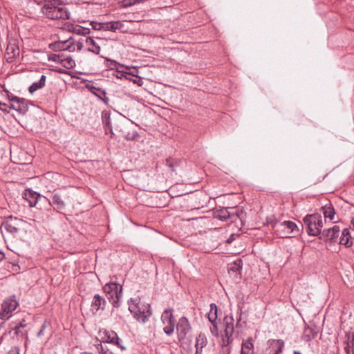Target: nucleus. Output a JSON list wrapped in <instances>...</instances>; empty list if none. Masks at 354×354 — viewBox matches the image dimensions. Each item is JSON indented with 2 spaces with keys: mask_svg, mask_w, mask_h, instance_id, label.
I'll return each mask as SVG.
<instances>
[{
  "mask_svg": "<svg viewBox=\"0 0 354 354\" xmlns=\"http://www.w3.org/2000/svg\"><path fill=\"white\" fill-rule=\"evenodd\" d=\"M129 310L133 317L140 323H145L151 315L150 305L142 301L139 297L131 299L129 302Z\"/></svg>",
  "mask_w": 354,
  "mask_h": 354,
  "instance_id": "nucleus-1",
  "label": "nucleus"
},
{
  "mask_svg": "<svg viewBox=\"0 0 354 354\" xmlns=\"http://www.w3.org/2000/svg\"><path fill=\"white\" fill-rule=\"evenodd\" d=\"M46 2L42 8V12L48 18L54 20H66L70 17V12L66 8L59 6L60 2L54 3V1L43 0Z\"/></svg>",
  "mask_w": 354,
  "mask_h": 354,
  "instance_id": "nucleus-2",
  "label": "nucleus"
},
{
  "mask_svg": "<svg viewBox=\"0 0 354 354\" xmlns=\"http://www.w3.org/2000/svg\"><path fill=\"white\" fill-rule=\"evenodd\" d=\"M308 235L317 236L322 234L324 219L320 214H308L303 218Z\"/></svg>",
  "mask_w": 354,
  "mask_h": 354,
  "instance_id": "nucleus-3",
  "label": "nucleus"
},
{
  "mask_svg": "<svg viewBox=\"0 0 354 354\" xmlns=\"http://www.w3.org/2000/svg\"><path fill=\"white\" fill-rule=\"evenodd\" d=\"M104 291L109 301L114 307H119L122 296V287L117 283H108L104 286Z\"/></svg>",
  "mask_w": 354,
  "mask_h": 354,
  "instance_id": "nucleus-4",
  "label": "nucleus"
},
{
  "mask_svg": "<svg viewBox=\"0 0 354 354\" xmlns=\"http://www.w3.org/2000/svg\"><path fill=\"white\" fill-rule=\"evenodd\" d=\"M224 331L222 335L221 346L223 348H227V351L230 353L228 346L232 343V335L234 332V319L232 316L227 315L223 319Z\"/></svg>",
  "mask_w": 354,
  "mask_h": 354,
  "instance_id": "nucleus-5",
  "label": "nucleus"
},
{
  "mask_svg": "<svg viewBox=\"0 0 354 354\" xmlns=\"http://www.w3.org/2000/svg\"><path fill=\"white\" fill-rule=\"evenodd\" d=\"M275 231L281 237H291L299 233V230L295 223L290 221H285L274 225Z\"/></svg>",
  "mask_w": 354,
  "mask_h": 354,
  "instance_id": "nucleus-6",
  "label": "nucleus"
},
{
  "mask_svg": "<svg viewBox=\"0 0 354 354\" xmlns=\"http://www.w3.org/2000/svg\"><path fill=\"white\" fill-rule=\"evenodd\" d=\"M19 304L13 297L7 298L1 304L0 318L2 320L8 319L12 313L17 308Z\"/></svg>",
  "mask_w": 354,
  "mask_h": 354,
  "instance_id": "nucleus-7",
  "label": "nucleus"
},
{
  "mask_svg": "<svg viewBox=\"0 0 354 354\" xmlns=\"http://www.w3.org/2000/svg\"><path fill=\"white\" fill-rule=\"evenodd\" d=\"M229 209L234 210V208L223 207L217 209L214 213V218L223 221H227V219H232V221L233 222H236L237 218L241 219V214H243L242 212L240 213L238 211H236V212H230Z\"/></svg>",
  "mask_w": 354,
  "mask_h": 354,
  "instance_id": "nucleus-8",
  "label": "nucleus"
},
{
  "mask_svg": "<svg viewBox=\"0 0 354 354\" xmlns=\"http://www.w3.org/2000/svg\"><path fill=\"white\" fill-rule=\"evenodd\" d=\"M161 320L165 325L163 328L164 332L167 335H171L174 330L175 319L173 317L171 309H165L161 315Z\"/></svg>",
  "mask_w": 354,
  "mask_h": 354,
  "instance_id": "nucleus-9",
  "label": "nucleus"
},
{
  "mask_svg": "<svg viewBox=\"0 0 354 354\" xmlns=\"http://www.w3.org/2000/svg\"><path fill=\"white\" fill-rule=\"evenodd\" d=\"M176 330L179 341L185 339L187 334L191 330L189 321L185 317L179 319L176 325Z\"/></svg>",
  "mask_w": 354,
  "mask_h": 354,
  "instance_id": "nucleus-10",
  "label": "nucleus"
},
{
  "mask_svg": "<svg viewBox=\"0 0 354 354\" xmlns=\"http://www.w3.org/2000/svg\"><path fill=\"white\" fill-rule=\"evenodd\" d=\"M340 234L339 227L334 225L332 227L323 230L320 239H325L326 241L336 243L338 241Z\"/></svg>",
  "mask_w": 354,
  "mask_h": 354,
  "instance_id": "nucleus-11",
  "label": "nucleus"
},
{
  "mask_svg": "<svg viewBox=\"0 0 354 354\" xmlns=\"http://www.w3.org/2000/svg\"><path fill=\"white\" fill-rule=\"evenodd\" d=\"M22 221L17 219V218L10 217L6 222L2 224V227L10 234L15 235L17 234L20 227L19 225L21 224Z\"/></svg>",
  "mask_w": 354,
  "mask_h": 354,
  "instance_id": "nucleus-12",
  "label": "nucleus"
},
{
  "mask_svg": "<svg viewBox=\"0 0 354 354\" xmlns=\"http://www.w3.org/2000/svg\"><path fill=\"white\" fill-rule=\"evenodd\" d=\"M10 101L12 103L10 104L9 109L15 110L20 113H25L28 111V106L24 99L14 96Z\"/></svg>",
  "mask_w": 354,
  "mask_h": 354,
  "instance_id": "nucleus-13",
  "label": "nucleus"
},
{
  "mask_svg": "<svg viewBox=\"0 0 354 354\" xmlns=\"http://www.w3.org/2000/svg\"><path fill=\"white\" fill-rule=\"evenodd\" d=\"M19 46L15 41H9L6 50L5 57L8 62H12L19 55Z\"/></svg>",
  "mask_w": 354,
  "mask_h": 354,
  "instance_id": "nucleus-14",
  "label": "nucleus"
},
{
  "mask_svg": "<svg viewBox=\"0 0 354 354\" xmlns=\"http://www.w3.org/2000/svg\"><path fill=\"white\" fill-rule=\"evenodd\" d=\"M207 346V339L204 333H201L196 338V354H203Z\"/></svg>",
  "mask_w": 354,
  "mask_h": 354,
  "instance_id": "nucleus-15",
  "label": "nucleus"
},
{
  "mask_svg": "<svg viewBox=\"0 0 354 354\" xmlns=\"http://www.w3.org/2000/svg\"><path fill=\"white\" fill-rule=\"evenodd\" d=\"M339 244L346 248H350L353 244V241L349 229L344 228L341 232V235L337 241Z\"/></svg>",
  "mask_w": 354,
  "mask_h": 354,
  "instance_id": "nucleus-16",
  "label": "nucleus"
},
{
  "mask_svg": "<svg viewBox=\"0 0 354 354\" xmlns=\"http://www.w3.org/2000/svg\"><path fill=\"white\" fill-rule=\"evenodd\" d=\"M49 204L58 212L64 210L66 206L64 201L58 194H55L52 196L51 199L49 201Z\"/></svg>",
  "mask_w": 354,
  "mask_h": 354,
  "instance_id": "nucleus-17",
  "label": "nucleus"
},
{
  "mask_svg": "<svg viewBox=\"0 0 354 354\" xmlns=\"http://www.w3.org/2000/svg\"><path fill=\"white\" fill-rule=\"evenodd\" d=\"M40 194L31 189H26L24 192V198L26 199L30 207H34L37 203Z\"/></svg>",
  "mask_w": 354,
  "mask_h": 354,
  "instance_id": "nucleus-18",
  "label": "nucleus"
},
{
  "mask_svg": "<svg viewBox=\"0 0 354 354\" xmlns=\"http://www.w3.org/2000/svg\"><path fill=\"white\" fill-rule=\"evenodd\" d=\"M24 322L25 320L23 319L19 324L16 325L12 328V330L9 332L10 335H12L13 338L15 337L17 339L19 340V338L24 336V333L22 330L26 326V324Z\"/></svg>",
  "mask_w": 354,
  "mask_h": 354,
  "instance_id": "nucleus-19",
  "label": "nucleus"
},
{
  "mask_svg": "<svg viewBox=\"0 0 354 354\" xmlns=\"http://www.w3.org/2000/svg\"><path fill=\"white\" fill-rule=\"evenodd\" d=\"M100 334L103 342H107L111 344L114 343L115 339L118 337L117 333L113 330L108 331L106 330H104V331H101Z\"/></svg>",
  "mask_w": 354,
  "mask_h": 354,
  "instance_id": "nucleus-20",
  "label": "nucleus"
},
{
  "mask_svg": "<svg viewBox=\"0 0 354 354\" xmlns=\"http://www.w3.org/2000/svg\"><path fill=\"white\" fill-rule=\"evenodd\" d=\"M105 303V299L102 297L98 294L95 295L91 304L93 310L97 312L100 308H104Z\"/></svg>",
  "mask_w": 354,
  "mask_h": 354,
  "instance_id": "nucleus-21",
  "label": "nucleus"
},
{
  "mask_svg": "<svg viewBox=\"0 0 354 354\" xmlns=\"http://www.w3.org/2000/svg\"><path fill=\"white\" fill-rule=\"evenodd\" d=\"M322 212L324 216V221H326V218H329L330 221L334 219L335 212L334 207L331 204H327L322 207Z\"/></svg>",
  "mask_w": 354,
  "mask_h": 354,
  "instance_id": "nucleus-22",
  "label": "nucleus"
},
{
  "mask_svg": "<svg viewBox=\"0 0 354 354\" xmlns=\"http://www.w3.org/2000/svg\"><path fill=\"white\" fill-rule=\"evenodd\" d=\"M86 46L88 51L98 55L100 52V46L91 37H87L85 40Z\"/></svg>",
  "mask_w": 354,
  "mask_h": 354,
  "instance_id": "nucleus-23",
  "label": "nucleus"
},
{
  "mask_svg": "<svg viewBox=\"0 0 354 354\" xmlns=\"http://www.w3.org/2000/svg\"><path fill=\"white\" fill-rule=\"evenodd\" d=\"M124 24L120 21H113L104 23V30L115 32L117 30H120L123 28Z\"/></svg>",
  "mask_w": 354,
  "mask_h": 354,
  "instance_id": "nucleus-24",
  "label": "nucleus"
},
{
  "mask_svg": "<svg viewBox=\"0 0 354 354\" xmlns=\"http://www.w3.org/2000/svg\"><path fill=\"white\" fill-rule=\"evenodd\" d=\"M252 341V339L250 337L242 342L241 354H251L254 348Z\"/></svg>",
  "mask_w": 354,
  "mask_h": 354,
  "instance_id": "nucleus-25",
  "label": "nucleus"
},
{
  "mask_svg": "<svg viewBox=\"0 0 354 354\" xmlns=\"http://www.w3.org/2000/svg\"><path fill=\"white\" fill-rule=\"evenodd\" d=\"M46 76L44 75H41L39 80L38 82H34L30 87H29V92L30 93H34L37 89L41 88L45 86L46 82Z\"/></svg>",
  "mask_w": 354,
  "mask_h": 354,
  "instance_id": "nucleus-26",
  "label": "nucleus"
},
{
  "mask_svg": "<svg viewBox=\"0 0 354 354\" xmlns=\"http://www.w3.org/2000/svg\"><path fill=\"white\" fill-rule=\"evenodd\" d=\"M102 118L106 133L109 131L111 134H113L109 115L107 113L103 112Z\"/></svg>",
  "mask_w": 354,
  "mask_h": 354,
  "instance_id": "nucleus-27",
  "label": "nucleus"
},
{
  "mask_svg": "<svg viewBox=\"0 0 354 354\" xmlns=\"http://www.w3.org/2000/svg\"><path fill=\"white\" fill-rule=\"evenodd\" d=\"M207 317L211 323L216 322L217 319V306L215 304H210V310L207 314Z\"/></svg>",
  "mask_w": 354,
  "mask_h": 354,
  "instance_id": "nucleus-28",
  "label": "nucleus"
},
{
  "mask_svg": "<svg viewBox=\"0 0 354 354\" xmlns=\"http://www.w3.org/2000/svg\"><path fill=\"white\" fill-rule=\"evenodd\" d=\"M61 64L67 69H71L75 66V62L71 57H65L63 55L62 60H61Z\"/></svg>",
  "mask_w": 354,
  "mask_h": 354,
  "instance_id": "nucleus-29",
  "label": "nucleus"
},
{
  "mask_svg": "<svg viewBox=\"0 0 354 354\" xmlns=\"http://www.w3.org/2000/svg\"><path fill=\"white\" fill-rule=\"evenodd\" d=\"M317 334V331H315L312 328L307 327L304 330V339L309 341L314 339Z\"/></svg>",
  "mask_w": 354,
  "mask_h": 354,
  "instance_id": "nucleus-30",
  "label": "nucleus"
},
{
  "mask_svg": "<svg viewBox=\"0 0 354 354\" xmlns=\"http://www.w3.org/2000/svg\"><path fill=\"white\" fill-rule=\"evenodd\" d=\"M55 46L59 50H62V51H64V50L73 51L75 49L74 46H73L70 44H67V41L59 42L57 44H55Z\"/></svg>",
  "mask_w": 354,
  "mask_h": 354,
  "instance_id": "nucleus-31",
  "label": "nucleus"
},
{
  "mask_svg": "<svg viewBox=\"0 0 354 354\" xmlns=\"http://www.w3.org/2000/svg\"><path fill=\"white\" fill-rule=\"evenodd\" d=\"M242 268V261L236 260L233 263H232L230 266V271L233 272H239Z\"/></svg>",
  "mask_w": 354,
  "mask_h": 354,
  "instance_id": "nucleus-32",
  "label": "nucleus"
},
{
  "mask_svg": "<svg viewBox=\"0 0 354 354\" xmlns=\"http://www.w3.org/2000/svg\"><path fill=\"white\" fill-rule=\"evenodd\" d=\"M88 88H89L90 91L93 94L97 96L100 99L102 98V95H105V94H106V92L100 88H97L93 86H88Z\"/></svg>",
  "mask_w": 354,
  "mask_h": 354,
  "instance_id": "nucleus-33",
  "label": "nucleus"
},
{
  "mask_svg": "<svg viewBox=\"0 0 354 354\" xmlns=\"http://www.w3.org/2000/svg\"><path fill=\"white\" fill-rule=\"evenodd\" d=\"M181 161L176 160L173 159H167L166 160V165L171 169L172 171H176V167H178Z\"/></svg>",
  "mask_w": 354,
  "mask_h": 354,
  "instance_id": "nucleus-34",
  "label": "nucleus"
},
{
  "mask_svg": "<svg viewBox=\"0 0 354 354\" xmlns=\"http://www.w3.org/2000/svg\"><path fill=\"white\" fill-rule=\"evenodd\" d=\"M49 327H50V323L48 322L46 320H45L44 322V323L42 324V325L41 326V328L39 329V330L37 333V336L38 337H40L44 335H45L46 329L49 328Z\"/></svg>",
  "mask_w": 354,
  "mask_h": 354,
  "instance_id": "nucleus-35",
  "label": "nucleus"
},
{
  "mask_svg": "<svg viewBox=\"0 0 354 354\" xmlns=\"http://www.w3.org/2000/svg\"><path fill=\"white\" fill-rule=\"evenodd\" d=\"M345 350L347 354H354V336H353L352 340L347 342Z\"/></svg>",
  "mask_w": 354,
  "mask_h": 354,
  "instance_id": "nucleus-36",
  "label": "nucleus"
},
{
  "mask_svg": "<svg viewBox=\"0 0 354 354\" xmlns=\"http://www.w3.org/2000/svg\"><path fill=\"white\" fill-rule=\"evenodd\" d=\"M91 25L94 30H104V23H99L95 21H91Z\"/></svg>",
  "mask_w": 354,
  "mask_h": 354,
  "instance_id": "nucleus-37",
  "label": "nucleus"
},
{
  "mask_svg": "<svg viewBox=\"0 0 354 354\" xmlns=\"http://www.w3.org/2000/svg\"><path fill=\"white\" fill-rule=\"evenodd\" d=\"M64 54H52L48 57V60L61 64Z\"/></svg>",
  "mask_w": 354,
  "mask_h": 354,
  "instance_id": "nucleus-38",
  "label": "nucleus"
},
{
  "mask_svg": "<svg viewBox=\"0 0 354 354\" xmlns=\"http://www.w3.org/2000/svg\"><path fill=\"white\" fill-rule=\"evenodd\" d=\"M97 349L100 354H112V352L108 348L103 346L101 344L97 346Z\"/></svg>",
  "mask_w": 354,
  "mask_h": 354,
  "instance_id": "nucleus-39",
  "label": "nucleus"
},
{
  "mask_svg": "<svg viewBox=\"0 0 354 354\" xmlns=\"http://www.w3.org/2000/svg\"><path fill=\"white\" fill-rule=\"evenodd\" d=\"M211 324H212V326L210 327V331H211L212 334L215 337H218L219 334H218V329L217 327L216 322H214V323H211Z\"/></svg>",
  "mask_w": 354,
  "mask_h": 354,
  "instance_id": "nucleus-40",
  "label": "nucleus"
},
{
  "mask_svg": "<svg viewBox=\"0 0 354 354\" xmlns=\"http://www.w3.org/2000/svg\"><path fill=\"white\" fill-rule=\"evenodd\" d=\"M113 344L117 346L122 351L125 350V346L123 345L122 339H120L118 337V336L116 337V339H115L114 343H113Z\"/></svg>",
  "mask_w": 354,
  "mask_h": 354,
  "instance_id": "nucleus-41",
  "label": "nucleus"
},
{
  "mask_svg": "<svg viewBox=\"0 0 354 354\" xmlns=\"http://www.w3.org/2000/svg\"><path fill=\"white\" fill-rule=\"evenodd\" d=\"M124 137L126 140H133L138 137V134L136 132H133L132 133H128L127 134L124 135Z\"/></svg>",
  "mask_w": 354,
  "mask_h": 354,
  "instance_id": "nucleus-42",
  "label": "nucleus"
},
{
  "mask_svg": "<svg viewBox=\"0 0 354 354\" xmlns=\"http://www.w3.org/2000/svg\"><path fill=\"white\" fill-rule=\"evenodd\" d=\"M9 106L6 103L0 102V111L6 113H8L10 112V109H9Z\"/></svg>",
  "mask_w": 354,
  "mask_h": 354,
  "instance_id": "nucleus-43",
  "label": "nucleus"
},
{
  "mask_svg": "<svg viewBox=\"0 0 354 354\" xmlns=\"http://www.w3.org/2000/svg\"><path fill=\"white\" fill-rule=\"evenodd\" d=\"M77 33L82 35H87L90 33V29L87 28L80 27L77 29Z\"/></svg>",
  "mask_w": 354,
  "mask_h": 354,
  "instance_id": "nucleus-44",
  "label": "nucleus"
},
{
  "mask_svg": "<svg viewBox=\"0 0 354 354\" xmlns=\"http://www.w3.org/2000/svg\"><path fill=\"white\" fill-rule=\"evenodd\" d=\"M7 354H19V348L18 346H14Z\"/></svg>",
  "mask_w": 354,
  "mask_h": 354,
  "instance_id": "nucleus-45",
  "label": "nucleus"
},
{
  "mask_svg": "<svg viewBox=\"0 0 354 354\" xmlns=\"http://www.w3.org/2000/svg\"><path fill=\"white\" fill-rule=\"evenodd\" d=\"M5 258V255L3 252L0 251V262L2 261Z\"/></svg>",
  "mask_w": 354,
  "mask_h": 354,
  "instance_id": "nucleus-46",
  "label": "nucleus"
},
{
  "mask_svg": "<svg viewBox=\"0 0 354 354\" xmlns=\"http://www.w3.org/2000/svg\"><path fill=\"white\" fill-rule=\"evenodd\" d=\"M82 47V44L78 43V44H77V49L80 50H81Z\"/></svg>",
  "mask_w": 354,
  "mask_h": 354,
  "instance_id": "nucleus-47",
  "label": "nucleus"
},
{
  "mask_svg": "<svg viewBox=\"0 0 354 354\" xmlns=\"http://www.w3.org/2000/svg\"><path fill=\"white\" fill-rule=\"evenodd\" d=\"M241 315L239 316V318L237 319V322H236V327L240 324V322H241Z\"/></svg>",
  "mask_w": 354,
  "mask_h": 354,
  "instance_id": "nucleus-48",
  "label": "nucleus"
},
{
  "mask_svg": "<svg viewBox=\"0 0 354 354\" xmlns=\"http://www.w3.org/2000/svg\"><path fill=\"white\" fill-rule=\"evenodd\" d=\"M351 224L353 227V229H354V217L353 218L352 221H351Z\"/></svg>",
  "mask_w": 354,
  "mask_h": 354,
  "instance_id": "nucleus-49",
  "label": "nucleus"
},
{
  "mask_svg": "<svg viewBox=\"0 0 354 354\" xmlns=\"http://www.w3.org/2000/svg\"><path fill=\"white\" fill-rule=\"evenodd\" d=\"M80 354H93L91 353H88V352H82L80 353Z\"/></svg>",
  "mask_w": 354,
  "mask_h": 354,
  "instance_id": "nucleus-50",
  "label": "nucleus"
},
{
  "mask_svg": "<svg viewBox=\"0 0 354 354\" xmlns=\"http://www.w3.org/2000/svg\"><path fill=\"white\" fill-rule=\"evenodd\" d=\"M293 354H301L299 351H294Z\"/></svg>",
  "mask_w": 354,
  "mask_h": 354,
  "instance_id": "nucleus-51",
  "label": "nucleus"
},
{
  "mask_svg": "<svg viewBox=\"0 0 354 354\" xmlns=\"http://www.w3.org/2000/svg\"><path fill=\"white\" fill-rule=\"evenodd\" d=\"M134 1L136 2H140V1H142V0H134Z\"/></svg>",
  "mask_w": 354,
  "mask_h": 354,
  "instance_id": "nucleus-52",
  "label": "nucleus"
},
{
  "mask_svg": "<svg viewBox=\"0 0 354 354\" xmlns=\"http://www.w3.org/2000/svg\"><path fill=\"white\" fill-rule=\"evenodd\" d=\"M227 242H228V243H230V242H231V240L228 239V240H227Z\"/></svg>",
  "mask_w": 354,
  "mask_h": 354,
  "instance_id": "nucleus-53",
  "label": "nucleus"
}]
</instances>
